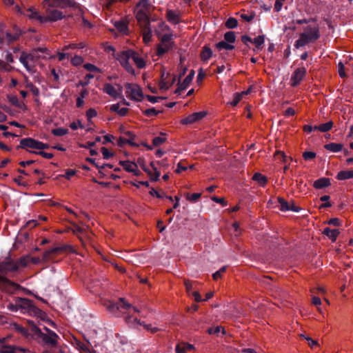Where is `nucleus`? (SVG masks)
I'll list each match as a JSON object with an SVG mask.
<instances>
[{"label": "nucleus", "mask_w": 353, "mask_h": 353, "mask_svg": "<svg viewBox=\"0 0 353 353\" xmlns=\"http://www.w3.org/2000/svg\"><path fill=\"white\" fill-rule=\"evenodd\" d=\"M28 323L30 324V330L32 332V340L37 341L43 346L50 348H54L57 346V340L59 337L54 331L43 326V329L46 332H43L39 327L40 323L38 325L34 321H28Z\"/></svg>", "instance_id": "1"}, {"label": "nucleus", "mask_w": 353, "mask_h": 353, "mask_svg": "<svg viewBox=\"0 0 353 353\" xmlns=\"http://www.w3.org/2000/svg\"><path fill=\"white\" fill-rule=\"evenodd\" d=\"M116 59L128 73L133 75L135 74V70L129 63L130 59L133 60L137 68L141 69L145 67V61L144 59L140 57L139 54L132 50H123L118 53Z\"/></svg>", "instance_id": "2"}, {"label": "nucleus", "mask_w": 353, "mask_h": 353, "mask_svg": "<svg viewBox=\"0 0 353 353\" xmlns=\"http://www.w3.org/2000/svg\"><path fill=\"white\" fill-rule=\"evenodd\" d=\"M17 305L19 310L22 313L36 316L43 321H47L50 325H54V323L48 319L46 313L34 305L32 301L27 298L17 297Z\"/></svg>", "instance_id": "3"}, {"label": "nucleus", "mask_w": 353, "mask_h": 353, "mask_svg": "<svg viewBox=\"0 0 353 353\" xmlns=\"http://www.w3.org/2000/svg\"><path fill=\"white\" fill-rule=\"evenodd\" d=\"M103 305L110 313L115 316H119L120 314H124L127 312L130 313L129 311L132 309L134 312H140L137 307H134L131 304L125 302L123 298H120L118 301L104 300Z\"/></svg>", "instance_id": "4"}, {"label": "nucleus", "mask_w": 353, "mask_h": 353, "mask_svg": "<svg viewBox=\"0 0 353 353\" xmlns=\"http://www.w3.org/2000/svg\"><path fill=\"white\" fill-rule=\"evenodd\" d=\"M320 37L319 26L316 23L310 24L304 28V31L295 41L294 47L299 48L310 43H314Z\"/></svg>", "instance_id": "5"}, {"label": "nucleus", "mask_w": 353, "mask_h": 353, "mask_svg": "<svg viewBox=\"0 0 353 353\" xmlns=\"http://www.w3.org/2000/svg\"><path fill=\"white\" fill-rule=\"evenodd\" d=\"M125 86L126 94L130 99L136 101H141L143 99L144 95L139 85L127 83Z\"/></svg>", "instance_id": "6"}, {"label": "nucleus", "mask_w": 353, "mask_h": 353, "mask_svg": "<svg viewBox=\"0 0 353 353\" xmlns=\"http://www.w3.org/2000/svg\"><path fill=\"white\" fill-rule=\"evenodd\" d=\"M44 6L50 8L65 9L67 8H76L77 3L73 0H44L43 1Z\"/></svg>", "instance_id": "7"}, {"label": "nucleus", "mask_w": 353, "mask_h": 353, "mask_svg": "<svg viewBox=\"0 0 353 353\" xmlns=\"http://www.w3.org/2000/svg\"><path fill=\"white\" fill-rule=\"evenodd\" d=\"M0 282L4 291L8 294H14L21 288V286L14 282H12L4 276H0Z\"/></svg>", "instance_id": "8"}, {"label": "nucleus", "mask_w": 353, "mask_h": 353, "mask_svg": "<svg viewBox=\"0 0 353 353\" xmlns=\"http://www.w3.org/2000/svg\"><path fill=\"white\" fill-rule=\"evenodd\" d=\"M47 16L45 17L44 23L48 21H57L65 17L63 12L57 9L48 7L46 9Z\"/></svg>", "instance_id": "9"}, {"label": "nucleus", "mask_w": 353, "mask_h": 353, "mask_svg": "<svg viewBox=\"0 0 353 353\" xmlns=\"http://www.w3.org/2000/svg\"><path fill=\"white\" fill-rule=\"evenodd\" d=\"M18 270V265L10 258L7 257L1 262L0 272L7 274L9 272H15Z\"/></svg>", "instance_id": "10"}, {"label": "nucleus", "mask_w": 353, "mask_h": 353, "mask_svg": "<svg viewBox=\"0 0 353 353\" xmlns=\"http://www.w3.org/2000/svg\"><path fill=\"white\" fill-rule=\"evenodd\" d=\"M306 74V69L304 67L296 68L292 73L290 78V83L293 87L297 86L303 79Z\"/></svg>", "instance_id": "11"}, {"label": "nucleus", "mask_w": 353, "mask_h": 353, "mask_svg": "<svg viewBox=\"0 0 353 353\" xmlns=\"http://www.w3.org/2000/svg\"><path fill=\"white\" fill-rule=\"evenodd\" d=\"M156 34L161 40V43L163 45V48L165 50L168 52L171 50L174 46V41H172L173 35L172 34H165L163 36H161V34L159 31H155Z\"/></svg>", "instance_id": "12"}, {"label": "nucleus", "mask_w": 353, "mask_h": 353, "mask_svg": "<svg viewBox=\"0 0 353 353\" xmlns=\"http://www.w3.org/2000/svg\"><path fill=\"white\" fill-rule=\"evenodd\" d=\"M148 12V11H145L143 9H137L136 19L139 22L141 28L150 26V19Z\"/></svg>", "instance_id": "13"}, {"label": "nucleus", "mask_w": 353, "mask_h": 353, "mask_svg": "<svg viewBox=\"0 0 353 353\" xmlns=\"http://www.w3.org/2000/svg\"><path fill=\"white\" fill-rule=\"evenodd\" d=\"M39 141L33 138H24L20 140V145L17 146V148H22L26 150L28 148L38 150Z\"/></svg>", "instance_id": "14"}, {"label": "nucleus", "mask_w": 353, "mask_h": 353, "mask_svg": "<svg viewBox=\"0 0 353 353\" xmlns=\"http://www.w3.org/2000/svg\"><path fill=\"white\" fill-rule=\"evenodd\" d=\"M28 321L29 320L26 321L27 327H23L18 323H14L13 328L26 339L30 340L32 339V332L30 330V324L28 323Z\"/></svg>", "instance_id": "15"}, {"label": "nucleus", "mask_w": 353, "mask_h": 353, "mask_svg": "<svg viewBox=\"0 0 353 353\" xmlns=\"http://www.w3.org/2000/svg\"><path fill=\"white\" fill-rule=\"evenodd\" d=\"M17 352L30 353V351L26 348L10 345H2L0 348V353H16Z\"/></svg>", "instance_id": "16"}, {"label": "nucleus", "mask_w": 353, "mask_h": 353, "mask_svg": "<svg viewBox=\"0 0 353 353\" xmlns=\"http://www.w3.org/2000/svg\"><path fill=\"white\" fill-rule=\"evenodd\" d=\"M278 203L279 204V208L283 212L287 211H293V212H299V208L294 205L293 203H288L284 199L279 197L277 199Z\"/></svg>", "instance_id": "17"}, {"label": "nucleus", "mask_w": 353, "mask_h": 353, "mask_svg": "<svg viewBox=\"0 0 353 353\" xmlns=\"http://www.w3.org/2000/svg\"><path fill=\"white\" fill-rule=\"evenodd\" d=\"M166 19L172 24H178L181 21L180 12L168 10L166 11Z\"/></svg>", "instance_id": "18"}, {"label": "nucleus", "mask_w": 353, "mask_h": 353, "mask_svg": "<svg viewBox=\"0 0 353 353\" xmlns=\"http://www.w3.org/2000/svg\"><path fill=\"white\" fill-rule=\"evenodd\" d=\"M115 28L123 35H129L128 22L124 19L116 21L114 23Z\"/></svg>", "instance_id": "19"}, {"label": "nucleus", "mask_w": 353, "mask_h": 353, "mask_svg": "<svg viewBox=\"0 0 353 353\" xmlns=\"http://www.w3.org/2000/svg\"><path fill=\"white\" fill-rule=\"evenodd\" d=\"M126 323L130 326H135L137 325H143L145 329L148 331L151 330L152 325L150 324H144L141 323L140 320L137 319V317H134L131 315L126 316L125 318Z\"/></svg>", "instance_id": "20"}, {"label": "nucleus", "mask_w": 353, "mask_h": 353, "mask_svg": "<svg viewBox=\"0 0 353 353\" xmlns=\"http://www.w3.org/2000/svg\"><path fill=\"white\" fill-rule=\"evenodd\" d=\"M194 74V71L191 70L189 74L185 78L182 83H180L176 88L175 93L179 94L181 91L186 89V88L190 85L192 82L193 77Z\"/></svg>", "instance_id": "21"}, {"label": "nucleus", "mask_w": 353, "mask_h": 353, "mask_svg": "<svg viewBox=\"0 0 353 353\" xmlns=\"http://www.w3.org/2000/svg\"><path fill=\"white\" fill-rule=\"evenodd\" d=\"M66 248L72 249V248L69 245H66L65 247H56L54 248H52L49 250H47L43 252V261H48L50 259V256L53 254H57V252L62 251L63 250H65Z\"/></svg>", "instance_id": "22"}, {"label": "nucleus", "mask_w": 353, "mask_h": 353, "mask_svg": "<svg viewBox=\"0 0 353 353\" xmlns=\"http://www.w3.org/2000/svg\"><path fill=\"white\" fill-rule=\"evenodd\" d=\"M103 90L105 93L114 99H117L120 97V93L118 92L114 88V87L110 83H105L103 85Z\"/></svg>", "instance_id": "23"}, {"label": "nucleus", "mask_w": 353, "mask_h": 353, "mask_svg": "<svg viewBox=\"0 0 353 353\" xmlns=\"http://www.w3.org/2000/svg\"><path fill=\"white\" fill-rule=\"evenodd\" d=\"M199 121V112H194L192 114L181 119V123L185 125H190Z\"/></svg>", "instance_id": "24"}, {"label": "nucleus", "mask_w": 353, "mask_h": 353, "mask_svg": "<svg viewBox=\"0 0 353 353\" xmlns=\"http://www.w3.org/2000/svg\"><path fill=\"white\" fill-rule=\"evenodd\" d=\"M329 185H330V180L329 178L325 177L319 179L313 183V186L316 189H322L328 187Z\"/></svg>", "instance_id": "25"}, {"label": "nucleus", "mask_w": 353, "mask_h": 353, "mask_svg": "<svg viewBox=\"0 0 353 353\" xmlns=\"http://www.w3.org/2000/svg\"><path fill=\"white\" fill-rule=\"evenodd\" d=\"M141 29L144 43H149L151 41L152 36V30L150 28V26L141 27Z\"/></svg>", "instance_id": "26"}, {"label": "nucleus", "mask_w": 353, "mask_h": 353, "mask_svg": "<svg viewBox=\"0 0 353 353\" xmlns=\"http://www.w3.org/2000/svg\"><path fill=\"white\" fill-rule=\"evenodd\" d=\"M184 285L185 286L186 292L190 295L192 294L194 297V301L198 303L199 302V292L198 291H194L192 292V290L193 288V284L192 282H190L188 280L184 281Z\"/></svg>", "instance_id": "27"}, {"label": "nucleus", "mask_w": 353, "mask_h": 353, "mask_svg": "<svg viewBox=\"0 0 353 353\" xmlns=\"http://www.w3.org/2000/svg\"><path fill=\"white\" fill-rule=\"evenodd\" d=\"M323 234L329 237L332 241H335L339 234V231L338 229L325 228L323 230Z\"/></svg>", "instance_id": "28"}, {"label": "nucleus", "mask_w": 353, "mask_h": 353, "mask_svg": "<svg viewBox=\"0 0 353 353\" xmlns=\"http://www.w3.org/2000/svg\"><path fill=\"white\" fill-rule=\"evenodd\" d=\"M324 148L332 152H340L343 149V145L337 143H330L325 145Z\"/></svg>", "instance_id": "29"}, {"label": "nucleus", "mask_w": 353, "mask_h": 353, "mask_svg": "<svg viewBox=\"0 0 353 353\" xmlns=\"http://www.w3.org/2000/svg\"><path fill=\"white\" fill-rule=\"evenodd\" d=\"M353 178V170L340 171L336 176L338 180H345Z\"/></svg>", "instance_id": "30"}, {"label": "nucleus", "mask_w": 353, "mask_h": 353, "mask_svg": "<svg viewBox=\"0 0 353 353\" xmlns=\"http://www.w3.org/2000/svg\"><path fill=\"white\" fill-rule=\"evenodd\" d=\"M252 179L256 181L258 184L262 187L265 186L268 181L267 178L259 172H256L253 175Z\"/></svg>", "instance_id": "31"}, {"label": "nucleus", "mask_w": 353, "mask_h": 353, "mask_svg": "<svg viewBox=\"0 0 353 353\" xmlns=\"http://www.w3.org/2000/svg\"><path fill=\"white\" fill-rule=\"evenodd\" d=\"M264 42H265V36L264 35H259V36L255 37L252 41V43H254L255 45L254 50H261L262 49V46L263 45Z\"/></svg>", "instance_id": "32"}, {"label": "nucleus", "mask_w": 353, "mask_h": 353, "mask_svg": "<svg viewBox=\"0 0 353 353\" xmlns=\"http://www.w3.org/2000/svg\"><path fill=\"white\" fill-rule=\"evenodd\" d=\"M216 48L219 51H221L223 50H232L234 49V46L230 43H228L225 41H221L216 43Z\"/></svg>", "instance_id": "33"}, {"label": "nucleus", "mask_w": 353, "mask_h": 353, "mask_svg": "<svg viewBox=\"0 0 353 353\" xmlns=\"http://www.w3.org/2000/svg\"><path fill=\"white\" fill-rule=\"evenodd\" d=\"M250 90L248 89L247 91L242 92L241 93H235L233 96V99L230 102V105L232 106L236 105L241 100L242 96L250 93Z\"/></svg>", "instance_id": "34"}, {"label": "nucleus", "mask_w": 353, "mask_h": 353, "mask_svg": "<svg viewBox=\"0 0 353 353\" xmlns=\"http://www.w3.org/2000/svg\"><path fill=\"white\" fill-rule=\"evenodd\" d=\"M25 15L30 19H35L40 21L41 23H44L45 17L40 15L39 12L37 10L31 13H26Z\"/></svg>", "instance_id": "35"}, {"label": "nucleus", "mask_w": 353, "mask_h": 353, "mask_svg": "<svg viewBox=\"0 0 353 353\" xmlns=\"http://www.w3.org/2000/svg\"><path fill=\"white\" fill-rule=\"evenodd\" d=\"M151 3L150 2V0H141L137 4V8L136 9H143L145 11L149 12L150 9Z\"/></svg>", "instance_id": "36"}, {"label": "nucleus", "mask_w": 353, "mask_h": 353, "mask_svg": "<svg viewBox=\"0 0 353 353\" xmlns=\"http://www.w3.org/2000/svg\"><path fill=\"white\" fill-rule=\"evenodd\" d=\"M208 332L210 334H215L219 336L220 333H221L222 335H224L225 334V331L224 327L221 326H216L214 327H210L208 330Z\"/></svg>", "instance_id": "37"}, {"label": "nucleus", "mask_w": 353, "mask_h": 353, "mask_svg": "<svg viewBox=\"0 0 353 353\" xmlns=\"http://www.w3.org/2000/svg\"><path fill=\"white\" fill-rule=\"evenodd\" d=\"M185 199L191 203H196L197 201H199V192H186L185 194Z\"/></svg>", "instance_id": "38"}, {"label": "nucleus", "mask_w": 353, "mask_h": 353, "mask_svg": "<svg viewBox=\"0 0 353 353\" xmlns=\"http://www.w3.org/2000/svg\"><path fill=\"white\" fill-rule=\"evenodd\" d=\"M18 265V268L19 266L21 267H26L27 265L30 263V256H23L20 257L17 262H15Z\"/></svg>", "instance_id": "39"}, {"label": "nucleus", "mask_w": 353, "mask_h": 353, "mask_svg": "<svg viewBox=\"0 0 353 353\" xmlns=\"http://www.w3.org/2000/svg\"><path fill=\"white\" fill-rule=\"evenodd\" d=\"M53 135L57 137H61L68 133V130L63 128H54L51 130Z\"/></svg>", "instance_id": "40"}, {"label": "nucleus", "mask_w": 353, "mask_h": 353, "mask_svg": "<svg viewBox=\"0 0 353 353\" xmlns=\"http://www.w3.org/2000/svg\"><path fill=\"white\" fill-rule=\"evenodd\" d=\"M133 163L129 161H121L119 162V164L123 166V169L128 172H134L132 170L134 168Z\"/></svg>", "instance_id": "41"}, {"label": "nucleus", "mask_w": 353, "mask_h": 353, "mask_svg": "<svg viewBox=\"0 0 353 353\" xmlns=\"http://www.w3.org/2000/svg\"><path fill=\"white\" fill-rule=\"evenodd\" d=\"M143 114L148 117L157 116L161 111L157 110L154 108H151L142 111Z\"/></svg>", "instance_id": "42"}, {"label": "nucleus", "mask_w": 353, "mask_h": 353, "mask_svg": "<svg viewBox=\"0 0 353 353\" xmlns=\"http://www.w3.org/2000/svg\"><path fill=\"white\" fill-rule=\"evenodd\" d=\"M212 54V50L209 48L204 47L201 53L200 54V57L202 59L208 60V59H210L211 57Z\"/></svg>", "instance_id": "43"}, {"label": "nucleus", "mask_w": 353, "mask_h": 353, "mask_svg": "<svg viewBox=\"0 0 353 353\" xmlns=\"http://www.w3.org/2000/svg\"><path fill=\"white\" fill-rule=\"evenodd\" d=\"M333 126V123L332 121L327 122L325 123H323L321 125H318V130L325 132L329 131Z\"/></svg>", "instance_id": "44"}, {"label": "nucleus", "mask_w": 353, "mask_h": 353, "mask_svg": "<svg viewBox=\"0 0 353 353\" xmlns=\"http://www.w3.org/2000/svg\"><path fill=\"white\" fill-rule=\"evenodd\" d=\"M236 40L235 34L233 32H227L224 34V41L232 44Z\"/></svg>", "instance_id": "45"}, {"label": "nucleus", "mask_w": 353, "mask_h": 353, "mask_svg": "<svg viewBox=\"0 0 353 353\" xmlns=\"http://www.w3.org/2000/svg\"><path fill=\"white\" fill-rule=\"evenodd\" d=\"M238 21L235 18L230 17L225 22V26L228 28H234L237 26Z\"/></svg>", "instance_id": "46"}, {"label": "nucleus", "mask_w": 353, "mask_h": 353, "mask_svg": "<svg viewBox=\"0 0 353 353\" xmlns=\"http://www.w3.org/2000/svg\"><path fill=\"white\" fill-rule=\"evenodd\" d=\"M6 307L12 312H17L19 310V307L17 305V297L14 299V303H8L6 305Z\"/></svg>", "instance_id": "47"}, {"label": "nucleus", "mask_w": 353, "mask_h": 353, "mask_svg": "<svg viewBox=\"0 0 353 353\" xmlns=\"http://www.w3.org/2000/svg\"><path fill=\"white\" fill-rule=\"evenodd\" d=\"M21 34V32H16L14 34L7 32L6 37L9 41H13L17 40Z\"/></svg>", "instance_id": "48"}, {"label": "nucleus", "mask_w": 353, "mask_h": 353, "mask_svg": "<svg viewBox=\"0 0 353 353\" xmlns=\"http://www.w3.org/2000/svg\"><path fill=\"white\" fill-rule=\"evenodd\" d=\"M19 61L23 65L27 71H28L29 72L33 73L35 72L34 68L28 63V60H25L23 59V58H19Z\"/></svg>", "instance_id": "49"}, {"label": "nucleus", "mask_w": 353, "mask_h": 353, "mask_svg": "<svg viewBox=\"0 0 353 353\" xmlns=\"http://www.w3.org/2000/svg\"><path fill=\"white\" fill-rule=\"evenodd\" d=\"M30 152L36 154H39V155L43 157V158L48 159H50L53 158V157H54V154L52 153H48L44 151H39V152L30 151Z\"/></svg>", "instance_id": "50"}, {"label": "nucleus", "mask_w": 353, "mask_h": 353, "mask_svg": "<svg viewBox=\"0 0 353 353\" xmlns=\"http://www.w3.org/2000/svg\"><path fill=\"white\" fill-rule=\"evenodd\" d=\"M41 58V56L36 52L35 49H33L31 52L29 53V61L35 62Z\"/></svg>", "instance_id": "51"}, {"label": "nucleus", "mask_w": 353, "mask_h": 353, "mask_svg": "<svg viewBox=\"0 0 353 353\" xmlns=\"http://www.w3.org/2000/svg\"><path fill=\"white\" fill-rule=\"evenodd\" d=\"M101 151L103 154V159H110L111 157H112L114 156V153L113 152H110L105 147H102L101 148Z\"/></svg>", "instance_id": "52"}, {"label": "nucleus", "mask_w": 353, "mask_h": 353, "mask_svg": "<svg viewBox=\"0 0 353 353\" xmlns=\"http://www.w3.org/2000/svg\"><path fill=\"white\" fill-rule=\"evenodd\" d=\"M83 59L81 56L75 55L71 59V63L73 65L78 66L83 63Z\"/></svg>", "instance_id": "53"}, {"label": "nucleus", "mask_w": 353, "mask_h": 353, "mask_svg": "<svg viewBox=\"0 0 353 353\" xmlns=\"http://www.w3.org/2000/svg\"><path fill=\"white\" fill-rule=\"evenodd\" d=\"M166 141L165 138H163L161 137H156L152 139V144L154 146L157 147L165 143Z\"/></svg>", "instance_id": "54"}, {"label": "nucleus", "mask_w": 353, "mask_h": 353, "mask_svg": "<svg viewBox=\"0 0 353 353\" xmlns=\"http://www.w3.org/2000/svg\"><path fill=\"white\" fill-rule=\"evenodd\" d=\"M97 115V112L95 109L94 108H90L86 112V116L88 118V121L91 122V119L93 117H95Z\"/></svg>", "instance_id": "55"}, {"label": "nucleus", "mask_w": 353, "mask_h": 353, "mask_svg": "<svg viewBox=\"0 0 353 353\" xmlns=\"http://www.w3.org/2000/svg\"><path fill=\"white\" fill-rule=\"evenodd\" d=\"M330 196L328 195H323L320 198L321 201H324L325 203L321 205V208H329L331 206V203L329 201Z\"/></svg>", "instance_id": "56"}, {"label": "nucleus", "mask_w": 353, "mask_h": 353, "mask_svg": "<svg viewBox=\"0 0 353 353\" xmlns=\"http://www.w3.org/2000/svg\"><path fill=\"white\" fill-rule=\"evenodd\" d=\"M145 98L152 103H156L159 101V99H165V97H154L151 95H146Z\"/></svg>", "instance_id": "57"}, {"label": "nucleus", "mask_w": 353, "mask_h": 353, "mask_svg": "<svg viewBox=\"0 0 353 353\" xmlns=\"http://www.w3.org/2000/svg\"><path fill=\"white\" fill-rule=\"evenodd\" d=\"M226 270V267L224 266V267H222L220 270H219L218 271H216V272H214L212 275L213 276V279L214 280H217L219 279V278L221 277L222 276V274L224 273Z\"/></svg>", "instance_id": "58"}, {"label": "nucleus", "mask_w": 353, "mask_h": 353, "mask_svg": "<svg viewBox=\"0 0 353 353\" xmlns=\"http://www.w3.org/2000/svg\"><path fill=\"white\" fill-rule=\"evenodd\" d=\"M300 336L301 338H303L305 339L307 343H308V345L311 347H314L315 345H317V341H314L313 339H312L309 336H305L304 334H300Z\"/></svg>", "instance_id": "59"}, {"label": "nucleus", "mask_w": 353, "mask_h": 353, "mask_svg": "<svg viewBox=\"0 0 353 353\" xmlns=\"http://www.w3.org/2000/svg\"><path fill=\"white\" fill-rule=\"evenodd\" d=\"M84 68L90 72H99L100 70L94 65L92 63H86L84 65Z\"/></svg>", "instance_id": "60"}, {"label": "nucleus", "mask_w": 353, "mask_h": 353, "mask_svg": "<svg viewBox=\"0 0 353 353\" xmlns=\"http://www.w3.org/2000/svg\"><path fill=\"white\" fill-rule=\"evenodd\" d=\"M150 194L152 195V196H157V198H163L164 196H165V193L163 192V193H160L159 192H158L157 190H156L154 188H152L151 190H150L149 192Z\"/></svg>", "instance_id": "61"}, {"label": "nucleus", "mask_w": 353, "mask_h": 353, "mask_svg": "<svg viewBox=\"0 0 353 353\" xmlns=\"http://www.w3.org/2000/svg\"><path fill=\"white\" fill-rule=\"evenodd\" d=\"M70 127L73 130H76L79 128H80L81 129L83 128L84 125L81 123V122L79 120H78L77 122H72V123H71L70 125Z\"/></svg>", "instance_id": "62"}, {"label": "nucleus", "mask_w": 353, "mask_h": 353, "mask_svg": "<svg viewBox=\"0 0 353 353\" xmlns=\"http://www.w3.org/2000/svg\"><path fill=\"white\" fill-rule=\"evenodd\" d=\"M316 157V153L314 152H304L303 154V157L305 160H310Z\"/></svg>", "instance_id": "63"}, {"label": "nucleus", "mask_w": 353, "mask_h": 353, "mask_svg": "<svg viewBox=\"0 0 353 353\" xmlns=\"http://www.w3.org/2000/svg\"><path fill=\"white\" fill-rule=\"evenodd\" d=\"M176 353H185V345L182 343L177 344L175 348Z\"/></svg>", "instance_id": "64"}]
</instances>
